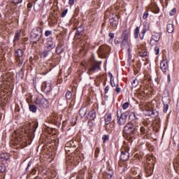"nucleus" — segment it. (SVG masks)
<instances>
[{"mask_svg": "<svg viewBox=\"0 0 179 179\" xmlns=\"http://www.w3.org/2000/svg\"><path fill=\"white\" fill-rule=\"evenodd\" d=\"M20 31H15V35L13 39V43H16V41H19L20 40Z\"/></svg>", "mask_w": 179, "mask_h": 179, "instance_id": "obj_26", "label": "nucleus"}, {"mask_svg": "<svg viewBox=\"0 0 179 179\" xmlns=\"http://www.w3.org/2000/svg\"><path fill=\"white\" fill-rule=\"evenodd\" d=\"M23 54H24V52L22 49H17L15 50V59H17V58L23 57Z\"/></svg>", "mask_w": 179, "mask_h": 179, "instance_id": "obj_20", "label": "nucleus"}, {"mask_svg": "<svg viewBox=\"0 0 179 179\" xmlns=\"http://www.w3.org/2000/svg\"><path fill=\"white\" fill-rule=\"evenodd\" d=\"M168 80H169V82H171V78H170V74L168 75Z\"/></svg>", "mask_w": 179, "mask_h": 179, "instance_id": "obj_58", "label": "nucleus"}, {"mask_svg": "<svg viewBox=\"0 0 179 179\" xmlns=\"http://www.w3.org/2000/svg\"><path fill=\"white\" fill-rule=\"evenodd\" d=\"M51 34H52V31H45V37H48L50 36H51Z\"/></svg>", "mask_w": 179, "mask_h": 179, "instance_id": "obj_40", "label": "nucleus"}, {"mask_svg": "<svg viewBox=\"0 0 179 179\" xmlns=\"http://www.w3.org/2000/svg\"><path fill=\"white\" fill-rule=\"evenodd\" d=\"M100 153V149L99 148H96L95 150V156H97V155Z\"/></svg>", "mask_w": 179, "mask_h": 179, "instance_id": "obj_55", "label": "nucleus"}, {"mask_svg": "<svg viewBox=\"0 0 179 179\" xmlns=\"http://www.w3.org/2000/svg\"><path fill=\"white\" fill-rule=\"evenodd\" d=\"M41 75H47L48 73V70H45V71H42Z\"/></svg>", "mask_w": 179, "mask_h": 179, "instance_id": "obj_57", "label": "nucleus"}, {"mask_svg": "<svg viewBox=\"0 0 179 179\" xmlns=\"http://www.w3.org/2000/svg\"><path fill=\"white\" fill-rule=\"evenodd\" d=\"M29 110L32 113H36L37 111V106L33 104H29Z\"/></svg>", "mask_w": 179, "mask_h": 179, "instance_id": "obj_30", "label": "nucleus"}, {"mask_svg": "<svg viewBox=\"0 0 179 179\" xmlns=\"http://www.w3.org/2000/svg\"><path fill=\"white\" fill-rule=\"evenodd\" d=\"M46 48L48 50H52V48H55V44H54V42H52V38L50 37L48 39V42L46 43Z\"/></svg>", "mask_w": 179, "mask_h": 179, "instance_id": "obj_18", "label": "nucleus"}, {"mask_svg": "<svg viewBox=\"0 0 179 179\" xmlns=\"http://www.w3.org/2000/svg\"><path fill=\"white\" fill-rule=\"evenodd\" d=\"M159 40H160V34L155 33L152 36L150 44L151 45H155V43H157Z\"/></svg>", "mask_w": 179, "mask_h": 179, "instance_id": "obj_13", "label": "nucleus"}, {"mask_svg": "<svg viewBox=\"0 0 179 179\" xmlns=\"http://www.w3.org/2000/svg\"><path fill=\"white\" fill-rule=\"evenodd\" d=\"M108 36L110 37V38H111V40H113V38H114V33H109Z\"/></svg>", "mask_w": 179, "mask_h": 179, "instance_id": "obj_54", "label": "nucleus"}, {"mask_svg": "<svg viewBox=\"0 0 179 179\" xmlns=\"http://www.w3.org/2000/svg\"><path fill=\"white\" fill-rule=\"evenodd\" d=\"M115 92L117 94L120 93V92H121V88H120V87H118V85H117V86H116Z\"/></svg>", "mask_w": 179, "mask_h": 179, "instance_id": "obj_50", "label": "nucleus"}, {"mask_svg": "<svg viewBox=\"0 0 179 179\" xmlns=\"http://www.w3.org/2000/svg\"><path fill=\"white\" fill-rule=\"evenodd\" d=\"M76 0H69V3L71 5V6H72V5H75V1H76Z\"/></svg>", "mask_w": 179, "mask_h": 179, "instance_id": "obj_52", "label": "nucleus"}, {"mask_svg": "<svg viewBox=\"0 0 179 179\" xmlns=\"http://www.w3.org/2000/svg\"><path fill=\"white\" fill-rule=\"evenodd\" d=\"M9 157H10V155L8 153H3L0 155L1 162H8V160H9Z\"/></svg>", "mask_w": 179, "mask_h": 179, "instance_id": "obj_21", "label": "nucleus"}, {"mask_svg": "<svg viewBox=\"0 0 179 179\" xmlns=\"http://www.w3.org/2000/svg\"><path fill=\"white\" fill-rule=\"evenodd\" d=\"M17 61V64H18L19 66H22L23 65V63L24 62V57H18L15 59Z\"/></svg>", "mask_w": 179, "mask_h": 179, "instance_id": "obj_28", "label": "nucleus"}, {"mask_svg": "<svg viewBox=\"0 0 179 179\" xmlns=\"http://www.w3.org/2000/svg\"><path fill=\"white\" fill-rule=\"evenodd\" d=\"M136 131V127L131 122L127 123L123 130L124 135H129V136H131V135H134Z\"/></svg>", "mask_w": 179, "mask_h": 179, "instance_id": "obj_5", "label": "nucleus"}, {"mask_svg": "<svg viewBox=\"0 0 179 179\" xmlns=\"http://www.w3.org/2000/svg\"><path fill=\"white\" fill-rule=\"evenodd\" d=\"M50 19L52 20V22H53V23H57V22H58V18L54 15H50Z\"/></svg>", "mask_w": 179, "mask_h": 179, "instance_id": "obj_34", "label": "nucleus"}, {"mask_svg": "<svg viewBox=\"0 0 179 179\" xmlns=\"http://www.w3.org/2000/svg\"><path fill=\"white\" fill-rule=\"evenodd\" d=\"M176 12H177V8H174L171 10V11L169 13L170 16H173V15H176Z\"/></svg>", "mask_w": 179, "mask_h": 179, "instance_id": "obj_39", "label": "nucleus"}, {"mask_svg": "<svg viewBox=\"0 0 179 179\" xmlns=\"http://www.w3.org/2000/svg\"><path fill=\"white\" fill-rule=\"evenodd\" d=\"M26 142V137L23 136V134H17L15 131L13 134V138L11 140V145H19V146H22Z\"/></svg>", "mask_w": 179, "mask_h": 179, "instance_id": "obj_3", "label": "nucleus"}, {"mask_svg": "<svg viewBox=\"0 0 179 179\" xmlns=\"http://www.w3.org/2000/svg\"><path fill=\"white\" fill-rule=\"evenodd\" d=\"M147 31H149V26L144 24L143 29L139 34V37H140L141 40H143V38H145V34H146Z\"/></svg>", "mask_w": 179, "mask_h": 179, "instance_id": "obj_16", "label": "nucleus"}, {"mask_svg": "<svg viewBox=\"0 0 179 179\" xmlns=\"http://www.w3.org/2000/svg\"><path fill=\"white\" fill-rule=\"evenodd\" d=\"M108 139H110V136L109 135H104L102 137V140H103V143H106V142H107V141H108Z\"/></svg>", "mask_w": 179, "mask_h": 179, "instance_id": "obj_35", "label": "nucleus"}, {"mask_svg": "<svg viewBox=\"0 0 179 179\" xmlns=\"http://www.w3.org/2000/svg\"><path fill=\"white\" fill-rule=\"evenodd\" d=\"M140 131H141V134H145L146 129H145V127H141L140 129Z\"/></svg>", "mask_w": 179, "mask_h": 179, "instance_id": "obj_47", "label": "nucleus"}, {"mask_svg": "<svg viewBox=\"0 0 179 179\" xmlns=\"http://www.w3.org/2000/svg\"><path fill=\"white\" fill-rule=\"evenodd\" d=\"M65 97L67 100H71V99H72V92H71V91H67Z\"/></svg>", "mask_w": 179, "mask_h": 179, "instance_id": "obj_32", "label": "nucleus"}, {"mask_svg": "<svg viewBox=\"0 0 179 179\" xmlns=\"http://www.w3.org/2000/svg\"><path fill=\"white\" fill-rule=\"evenodd\" d=\"M31 8H33V3H28L27 4V10L28 12H30L31 10Z\"/></svg>", "mask_w": 179, "mask_h": 179, "instance_id": "obj_37", "label": "nucleus"}, {"mask_svg": "<svg viewBox=\"0 0 179 179\" xmlns=\"http://www.w3.org/2000/svg\"><path fill=\"white\" fill-rule=\"evenodd\" d=\"M31 174H32V176H36V174H37V170H36V169H34L31 172Z\"/></svg>", "mask_w": 179, "mask_h": 179, "instance_id": "obj_51", "label": "nucleus"}, {"mask_svg": "<svg viewBox=\"0 0 179 179\" xmlns=\"http://www.w3.org/2000/svg\"><path fill=\"white\" fill-rule=\"evenodd\" d=\"M141 33V30L139 27H136V28L134 29V38H139V34Z\"/></svg>", "mask_w": 179, "mask_h": 179, "instance_id": "obj_27", "label": "nucleus"}, {"mask_svg": "<svg viewBox=\"0 0 179 179\" xmlns=\"http://www.w3.org/2000/svg\"><path fill=\"white\" fill-rule=\"evenodd\" d=\"M152 164H145V173L148 175V176H152V173H153V170L152 169Z\"/></svg>", "mask_w": 179, "mask_h": 179, "instance_id": "obj_19", "label": "nucleus"}, {"mask_svg": "<svg viewBox=\"0 0 179 179\" xmlns=\"http://www.w3.org/2000/svg\"><path fill=\"white\" fill-rule=\"evenodd\" d=\"M43 29L41 27H36L34 28L31 32V43L32 44H37L41 38Z\"/></svg>", "mask_w": 179, "mask_h": 179, "instance_id": "obj_1", "label": "nucleus"}, {"mask_svg": "<svg viewBox=\"0 0 179 179\" xmlns=\"http://www.w3.org/2000/svg\"><path fill=\"white\" fill-rule=\"evenodd\" d=\"M109 76H110V79H113V74L109 73Z\"/></svg>", "mask_w": 179, "mask_h": 179, "instance_id": "obj_63", "label": "nucleus"}, {"mask_svg": "<svg viewBox=\"0 0 179 179\" xmlns=\"http://www.w3.org/2000/svg\"><path fill=\"white\" fill-rule=\"evenodd\" d=\"M52 87V83L51 81H45L42 83L41 90L46 94H48L51 92V89Z\"/></svg>", "mask_w": 179, "mask_h": 179, "instance_id": "obj_8", "label": "nucleus"}, {"mask_svg": "<svg viewBox=\"0 0 179 179\" xmlns=\"http://www.w3.org/2000/svg\"><path fill=\"white\" fill-rule=\"evenodd\" d=\"M114 43H115V44H120V38H115Z\"/></svg>", "mask_w": 179, "mask_h": 179, "instance_id": "obj_48", "label": "nucleus"}, {"mask_svg": "<svg viewBox=\"0 0 179 179\" xmlns=\"http://www.w3.org/2000/svg\"><path fill=\"white\" fill-rule=\"evenodd\" d=\"M37 127H38V124L37 123H33L32 125V132H36V129H37Z\"/></svg>", "mask_w": 179, "mask_h": 179, "instance_id": "obj_36", "label": "nucleus"}, {"mask_svg": "<svg viewBox=\"0 0 179 179\" xmlns=\"http://www.w3.org/2000/svg\"><path fill=\"white\" fill-rule=\"evenodd\" d=\"M131 115H134V118H136V116L135 115V113H134V112L131 113Z\"/></svg>", "mask_w": 179, "mask_h": 179, "instance_id": "obj_61", "label": "nucleus"}, {"mask_svg": "<svg viewBox=\"0 0 179 179\" xmlns=\"http://www.w3.org/2000/svg\"><path fill=\"white\" fill-rule=\"evenodd\" d=\"M58 50H59V48H56V52L59 54L61 52H59Z\"/></svg>", "mask_w": 179, "mask_h": 179, "instance_id": "obj_59", "label": "nucleus"}, {"mask_svg": "<svg viewBox=\"0 0 179 179\" xmlns=\"http://www.w3.org/2000/svg\"><path fill=\"white\" fill-rule=\"evenodd\" d=\"M128 159H129V148L127 145H123L122 147L120 160H122V162H127Z\"/></svg>", "mask_w": 179, "mask_h": 179, "instance_id": "obj_6", "label": "nucleus"}, {"mask_svg": "<svg viewBox=\"0 0 179 179\" xmlns=\"http://www.w3.org/2000/svg\"><path fill=\"white\" fill-rule=\"evenodd\" d=\"M114 171H113L112 169H109L107 172H106V177L108 179H114Z\"/></svg>", "mask_w": 179, "mask_h": 179, "instance_id": "obj_23", "label": "nucleus"}, {"mask_svg": "<svg viewBox=\"0 0 179 179\" xmlns=\"http://www.w3.org/2000/svg\"><path fill=\"white\" fill-rule=\"evenodd\" d=\"M83 31H85V27L83 26L80 25L77 28V31L76 34V38H79L80 36H83Z\"/></svg>", "mask_w": 179, "mask_h": 179, "instance_id": "obj_17", "label": "nucleus"}, {"mask_svg": "<svg viewBox=\"0 0 179 179\" xmlns=\"http://www.w3.org/2000/svg\"><path fill=\"white\" fill-rule=\"evenodd\" d=\"M108 90H110V87L106 86V88H105V93L106 94L108 93Z\"/></svg>", "mask_w": 179, "mask_h": 179, "instance_id": "obj_56", "label": "nucleus"}, {"mask_svg": "<svg viewBox=\"0 0 179 179\" xmlns=\"http://www.w3.org/2000/svg\"><path fill=\"white\" fill-rule=\"evenodd\" d=\"M5 171H6V166L5 164H1L0 165V173H5Z\"/></svg>", "mask_w": 179, "mask_h": 179, "instance_id": "obj_33", "label": "nucleus"}, {"mask_svg": "<svg viewBox=\"0 0 179 179\" xmlns=\"http://www.w3.org/2000/svg\"><path fill=\"white\" fill-rule=\"evenodd\" d=\"M68 13V9L64 10L62 13V17H65Z\"/></svg>", "mask_w": 179, "mask_h": 179, "instance_id": "obj_44", "label": "nucleus"}, {"mask_svg": "<svg viewBox=\"0 0 179 179\" xmlns=\"http://www.w3.org/2000/svg\"><path fill=\"white\" fill-rule=\"evenodd\" d=\"M166 1V5H169V0H165Z\"/></svg>", "mask_w": 179, "mask_h": 179, "instance_id": "obj_64", "label": "nucleus"}, {"mask_svg": "<svg viewBox=\"0 0 179 179\" xmlns=\"http://www.w3.org/2000/svg\"><path fill=\"white\" fill-rule=\"evenodd\" d=\"M128 112H125L121 114L120 117L118 119L117 124L119 125H124L127 122V118H128Z\"/></svg>", "mask_w": 179, "mask_h": 179, "instance_id": "obj_10", "label": "nucleus"}, {"mask_svg": "<svg viewBox=\"0 0 179 179\" xmlns=\"http://www.w3.org/2000/svg\"><path fill=\"white\" fill-rule=\"evenodd\" d=\"M119 22L120 17L117 15H115V17L110 20V23L113 27H117V26H118Z\"/></svg>", "mask_w": 179, "mask_h": 179, "instance_id": "obj_14", "label": "nucleus"}, {"mask_svg": "<svg viewBox=\"0 0 179 179\" xmlns=\"http://www.w3.org/2000/svg\"><path fill=\"white\" fill-rule=\"evenodd\" d=\"M34 10H35L36 12H39L40 11V8L37 7V4L34 5Z\"/></svg>", "mask_w": 179, "mask_h": 179, "instance_id": "obj_45", "label": "nucleus"}, {"mask_svg": "<svg viewBox=\"0 0 179 179\" xmlns=\"http://www.w3.org/2000/svg\"><path fill=\"white\" fill-rule=\"evenodd\" d=\"M160 68L162 72L166 73L169 71V63L167 59L164 58L160 63Z\"/></svg>", "mask_w": 179, "mask_h": 179, "instance_id": "obj_11", "label": "nucleus"}, {"mask_svg": "<svg viewBox=\"0 0 179 179\" xmlns=\"http://www.w3.org/2000/svg\"><path fill=\"white\" fill-rule=\"evenodd\" d=\"M99 69H100V64L94 63L92 64L91 68H90L88 70L89 74L92 75V73H94L96 71H99Z\"/></svg>", "mask_w": 179, "mask_h": 179, "instance_id": "obj_12", "label": "nucleus"}, {"mask_svg": "<svg viewBox=\"0 0 179 179\" xmlns=\"http://www.w3.org/2000/svg\"><path fill=\"white\" fill-rule=\"evenodd\" d=\"M169 110V105L168 104H164V113H167V111Z\"/></svg>", "mask_w": 179, "mask_h": 179, "instance_id": "obj_41", "label": "nucleus"}, {"mask_svg": "<svg viewBox=\"0 0 179 179\" xmlns=\"http://www.w3.org/2000/svg\"><path fill=\"white\" fill-rule=\"evenodd\" d=\"M22 0H13V3L15 5H19V3H22Z\"/></svg>", "mask_w": 179, "mask_h": 179, "instance_id": "obj_42", "label": "nucleus"}, {"mask_svg": "<svg viewBox=\"0 0 179 179\" xmlns=\"http://www.w3.org/2000/svg\"><path fill=\"white\" fill-rule=\"evenodd\" d=\"M111 122V113H106L105 115V124L108 125Z\"/></svg>", "mask_w": 179, "mask_h": 179, "instance_id": "obj_22", "label": "nucleus"}, {"mask_svg": "<svg viewBox=\"0 0 179 179\" xmlns=\"http://www.w3.org/2000/svg\"><path fill=\"white\" fill-rule=\"evenodd\" d=\"M110 51H111V48H110V46L107 45H101L97 50V54L99 58H107V55H108Z\"/></svg>", "mask_w": 179, "mask_h": 179, "instance_id": "obj_4", "label": "nucleus"}, {"mask_svg": "<svg viewBox=\"0 0 179 179\" xmlns=\"http://www.w3.org/2000/svg\"><path fill=\"white\" fill-rule=\"evenodd\" d=\"M122 41L120 44V47L122 48V50H125L127 51V54L129 55L131 54V45H129V43L128 42V31L124 30L122 34Z\"/></svg>", "mask_w": 179, "mask_h": 179, "instance_id": "obj_2", "label": "nucleus"}, {"mask_svg": "<svg viewBox=\"0 0 179 179\" xmlns=\"http://www.w3.org/2000/svg\"><path fill=\"white\" fill-rule=\"evenodd\" d=\"M88 118L89 120H93L94 118H96V111L94 110H91L88 113Z\"/></svg>", "mask_w": 179, "mask_h": 179, "instance_id": "obj_25", "label": "nucleus"}, {"mask_svg": "<svg viewBox=\"0 0 179 179\" xmlns=\"http://www.w3.org/2000/svg\"><path fill=\"white\" fill-rule=\"evenodd\" d=\"M49 54H50V50H45L43 52H41L40 54L41 58H47Z\"/></svg>", "mask_w": 179, "mask_h": 179, "instance_id": "obj_29", "label": "nucleus"}, {"mask_svg": "<svg viewBox=\"0 0 179 179\" xmlns=\"http://www.w3.org/2000/svg\"><path fill=\"white\" fill-rule=\"evenodd\" d=\"M0 106L2 108H5V107H6V103L5 102H1L0 103Z\"/></svg>", "mask_w": 179, "mask_h": 179, "instance_id": "obj_49", "label": "nucleus"}, {"mask_svg": "<svg viewBox=\"0 0 179 179\" xmlns=\"http://www.w3.org/2000/svg\"><path fill=\"white\" fill-rule=\"evenodd\" d=\"M114 80V79H110V85L112 86V87H115V83H113V81Z\"/></svg>", "mask_w": 179, "mask_h": 179, "instance_id": "obj_53", "label": "nucleus"}, {"mask_svg": "<svg viewBox=\"0 0 179 179\" xmlns=\"http://www.w3.org/2000/svg\"><path fill=\"white\" fill-rule=\"evenodd\" d=\"M30 166H31V162L28 163L27 167H30Z\"/></svg>", "mask_w": 179, "mask_h": 179, "instance_id": "obj_62", "label": "nucleus"}, {"mask_svg": "<svg viewBox=\"0 0 179 179\" xmlns=\"http://www.w3.org/2000/svg\"><path fill=\"white\" fill-rule=\"evenodd\" d=\"M132 171L134 176H136V174H137L136 171Z\"/></svg>", "mask_w": 179, "mask_h": 179, "instance_id": "obj_60", "label": "nucleus"}, {"mask_svg": "<svg viewBox=\"0 0 179 179\" xmlns=\"http://www.w3.org/2000/svg\"><path fill=\"white\" fill-rule=\"evenodd\" d=\"M129 107V102H126L123 104L122 108L123 110H127Z\"/></svg>", "mask_w": 179, "mask_h": 179, "instance_id": "obj_38", "label": "nucleus"}, {"mask_svg": "<svg viewBox=\"0 0 179 179\" xmlns=\"http://www.w3.org/2000/svg\"><path fill=\"white\" fill-rule=\"evenodd\" d=\"M148 16H149V13L148 12H145L143 15V19H148Z\"/></svg>", "mask_w": 179, "mask_h": 179, "instance_id": "obj_46", "label": "nucleus"}, {"mask_svg": "<svg viewBox=\"0 0 179 179\" xmlns=\"http://www.w3.org/2000/svg\"><path fill=\"white\" fill-rule=\"evenodd\" d=\"M155 52L156 55H159V52H160V49L159 48V47L156 46L155 48Z\"/></svg>", "mask_w": 179, "mask_h": 179, "instance_id": "obj_43", "label": "nucleus"}, {"mask_svg": "<svg viewBox=\"0 0 179 179\" xmlns=\"http://www.w3.org/2000/svg\"><path fill=\"white\" fill-rule=\"evenodd\" d=\"M35 104L43 108H48L50 107V102L45 98H36Z\"/></svg>", "mask_w": 179, "mask_h": 179, "instance_id": "obj_7", "label": "nucleus"}, {"mask_svg": "<svg viewBox=\"0 0 179 179\" xmlns=\"http://www.w3.org/2000/svg\"><path fill=\"white\" fill-rule=\"evenodd\" d=\"M88 111H89V109L86 106L82 107L79 110L80 117H81V118H85L86 117V115L87 114Z\"/></svg>", "mask_w": 179, "mask_h": 179, "instance_id": "obj_15", "label": "nucleus"}, {"mask_svg": "<svg viewBox=\"0 0 179 179\" xmlns=\"http://www.w3.org/2000/svg\"><path fill=\"white\" fill-rule=\"evenodd\" d=\"M168 33L171 34L174 32V25L173 24H168L166 26Z\"/></svg>", "mask_w": 179, "mask_h": 179, "instance_id": "obj_24", "label": "nucleus"}, {"mask_svg": "<svg viewBox=\"0 0 179 179\" xmlns=\"http://www.w3.org/2000/svg\"><path fill=\"white\" fill-rule=\"evenodd\" d=\"M137 47L138 57L143 58L148 55V51L146 50V46L145 45H140Z\"/></svg>", "mask_w": 179, "mask_h": 179, "instance_id": "obj_9", "label": "nucleus"}, {"mask_svg": "<svg viewBox=\"0 0 179 179\" xmlns=\"http://www.w3.org/2000/svg\"><path fill=\"white\" fill-rule=\"evenodd\" d=\"M139 85V81L136 78L133 79V82H131V86L132 87H136Z\"/></svg>", "mask_w": 179, "mask_h": 179, "instance_id": "obj_31", "label": "nucleus"}]
</instances>
